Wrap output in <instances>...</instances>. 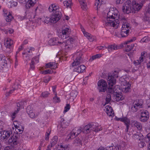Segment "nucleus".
Instances as JSON below:
<instances>
[{"label": "nucleus", "mask_w": 150, "mask_h": 150, "mask_svg": "<svg viewBox=\"0 0 150 150\" xmlns=\"http://www.w3.org/2000/svg\"><path fill=\"white\" fill-rule=\"evenodd\" d=\"M119 16V15L117 9L115 8H110L107 13L105 25L117 28L119 23L118 19Z\"/></svg>", "instance_id": "nucleus-1"}, {"label": "nucleus", "mask_w": 150, "mask_h": 150, "mask_svg": "<svg viewBox=\"0 0 150 150\" xmlns=\"http://www.w3.org/2000/svg\"><path fill=\"white\" fill-rule=\"evenodd\" d=\"M48 10L50 12H53L50 17L51 23H56L60 19L62 16L61 9L57 5L53 4L50 6Z\"/></svg>", "instance_id": "nucleus-2"}, {"label": "nucleus", "mask_w": 150, "mask_h": 150, "mask_svg": "<svg viewBox=\"0 0 150 150\" xmlns=\"http://www.w3.org/2000/svg\"><path fill=\"white\" fill-rule=\"evenodd\" d=\"M118 71L115 70L108 75L107 79L109 87H107L106 91L109 94H112L114 91V85L116 83V78L118 77Z\"/></svg>", "instance_id": "nucleus-3"}, {"label": "nucleus", "mask_w": 150, "mask_h": 150, "mask_svg": "<svg viewBox=\"0 0 150 150\" xmlns=\"http://www.w3.org/2000/svg\"><path fill=\"white\" fill-rule=\"evenodd\" d=\"M99 127L98 124L96 123H91L86 125L84 127L83 129V132L86 134L89 133L92 131L98 132L102 129L101 127L99 128Z\"/></svg>", "instance_id": "nucleus-4"}, {"label": "nucleus", "mask_w": 150, "mask_h": 150, "mask_svg": "<svg viewBox=\"0 0 150 150\" xmlns=\"http://www.w3.org/2000/svg\"><path fill=\"white\" fill-rule=\"evenodd\" d=\"M19 139L18 135L16 134H13V135H11L10 138L7 140L6 141V143L8 144L14 146L19 144Z\"/></svg>", "instance_id": "nucleus-5"}, {"label": "nucleus", "mask_w": 150, "mask_h": 150, "mask_svg": "<svg viewBox=\"0 0 150 150\" xmlns=\"http://www.w3.org/2000/svg\"><path fill=\"white\" fill-rule=\"evenodd\" d=\"M143 104V102L141 100H137L134 101L131 109V111L133 112H137L138 110L142 107Z\"/></svg>", "instance_id": "nucleus-6"}, {"label": "nucleus", "mask_w": 150, "mask_h": 150, "mask_svg": "<svg viewBox=\"0 0 150 150\" xmlns=\"http://www.w3.org/2000/svg\"><path fill=\"white\" fill-rule=\"evenodd\" d=\"M21 4L25 5L27 8L33 6L36 3V0H17Z\"/></svg>", "instance_id": "nucleus-7"}, {"label": "nucleus", "mask_w": 150, "mask_h": 150, "mask_svg": "<svg viewBox=\"0 0 150 150\" xmlns=\"http://www.w3.org/2000/svg\"><path fill=\"white\" fill-rule=\"evenodd\" d=\"M98 89L99 92H105L106 90L107 85L106 82L103 79H100L98 83Z\"/></svg>", "instance_id": "nucleus-8"}, {"label": "nucleus", "mask_w": 150, "mask_h": 150, "mask_svg": "<svg viewBox=\"0 0 150 150\" xmlns=\"http://www.w3.org/2000/svg\"><path fill=\"white\" fill-rule=\"evenodd\" d=\"M125 5L122 7L123 12L127 14L131 13L132 6L131 1L129 0H127L125 2Z\"/></svg>", "instance_id": "nucleus-9"}, {"label": "nucleus", "mask_w": 150, "mask_h": 150, "mask_svg": "<svg viewBox=\"0 0 150 150\" xmlns=\"http://www.w3.org/2000/svg\"><path fill=\"white\" fill-rule=\"evenodd\" d=\"M73 38H69L65 42H61V46L65 49H69L72 46L71 45L73 43Z\"/></svg>", "instance_id": "nucleus-10"}, {"label": "nucleus", "mask_w": 150, "mask_h": 150, "mask_svg": "<svg viewBox=\"0 0 150 150\" xmlns=\"http://www.w3.org/2000/svg\"><path fill=\"white\" fill-rule=\"evenodd\" d=\"M12 131L11 130L0 132V139H7L11 135H12Z\"/></svg>", "instance_id": "nucleus-11"}, {"label": "nucleus", "mask_w": 150, "mask_h": 150, "mask_svg": "<svg viewBox=\"0 0 150 150\" xmlns=\"http://www.w3.org/2000/svg\"><path fill=\"white\" fill-rule=\"evenodd\" d=\"M120 80L121 81L122 83H125L127 86L122 89L123 92L125 93H127L130 92L131 90V84L129 83L128 82H127V81L125 80L124 78L122 77L120 78Z\"/></svg>", "instance_id": "nucleus-12"}, {"label": "nucleus", "mask_w": 150, "mask_h": 150, "mask_svg": "<svg viewBox=\"0 0 150 150\" xmlns=\"http://www.w3.org/2000/svg\"><path fill=\"white\" fill-rule=\"evenodd\" d=\"M141 116L139 117L140 121L143 122L147 121L149 117V113L147 110H145L141 112Z\"/></svg>", "instance_id": "nucleus-13"}, {"label": "nucleus", "mask_w": 150, "mask_h": 150, "mask_svg": "<svg viewBox=\"0 0 150 150\" xmlns=\"http://www.w3.org/2000/svg\"><path fill=\"white\" fill-rule=\"evenodd\" d=\"M139 2L140 3H136V1H133L132 2V8L135 11H138L139 10L144 3V2H142V1H140Z\"/></svg>", "instance_id": "nucleus-14"}, {"label": "nucleus", "mask_w": 150, "mask_h": 150, "mask_svg": "<svg viewBox=\"0 0 150 150\" xmlns=\"http://www.w3.org/2000/svg\"><path fill=\"white\" fill-rule=\"evenodd\" d=\"M82 54H79V56L77 57L75 60H74L72 63V66H77L83 63V59L81 57Z\"/></svg>", "instance_id": "nucleus-15"}, {"label": "nucleus", "mask_w": 150, "mask_h": 150, "mask_svg": "<svg viewBox=\"0 0 150 150\" xmlns=\"http://www.w3.org/2000/svg\"><path fill=\"white\" fill-rule=\"evenodd\" d=\"M61 120L60 122V129L61 128V130H63L69 124V123L68 121L65 120L64 118L61 117Z\"/></svg>", "instance_id": "nucleus-16"}, {"label": "nucleus", "mask_w": 150, "mask_h": 150, "mask_svg": "<svg viewBox=\"0 0 150 150\" xmlns=\"http://www.w3.org/2000/svg\"><path fill=\"white\" fill-rule=\"evenodd\" d=\"M104 110L105 111L107 115L109 116H114V113L111 106L109 105H107L105 107Z\"/></svg>", "instance_id": "nucleus-17"}, {"label": "nucleus", "mask_w": 150, "mask_h": 150, "mask_svg": "<svg viewBox=\"0 0 150 150\" xmlns=\"http://www.w3.org/2000/svg\"><path fill=\"white\" fill-rule=\"evenodd\" d=\"M58 38H51L49 41L48 43L49 45L51 46H53L56 45H58V43L60 44L61 45V42L58 41Z\"/></svg>", "instance_id": "nucleus-18"}, {"label": "nucleus", "mask_w": 150, "mask_h": 150, "mask_svg": "<svg viewBox=\"0 0 150 150\" xmlns=\"http://www.w3.org/2000/svg\"><path fill=\"white\" fill-rule=\"evenodd\" d=\"M122 24L121 30H123V29H125L124 30H125L127 29L129 30L130 28V25L127 22L125 18H122Z\"/></svg>", "instance_id": "nucleus-19"}, {"label": "nucleus", "mask_w": 150, "mask_h": 150, "mask_svg": "<svg viewBox=\"0 0 150 150\" xmlns=\"http://www.w3.org/2000/svg\"><path fill=\"white\" fill-rule=\"evenodd\" d=\"M120 121L124 122L125 125H126V129H125V131L127 132L129 129L130 125V120L127 118L124 117L123 118H120Z\"/></svg>", "instance_id": "nucleus-20"}, {"label": "nucleus", "mask_w": 150, "mask_h": 150, "mask_svg": "<svg viewBox=\"0 0 150 150\" xmlns=\"http://www.w3.org/2000/svg\"><path fill=\"white\" fill-rule=\"evenodd\" d=\"M68 30L69 29L66 28L62 30L60 35L61 38L64 39H66V38L69 37L68 34Z\"/></svg>", "instance_id": "nucleus-21"}, {"label": "nucleus", "mask_w": 150, "mask_h": 150, "mask_svg": "<svg viewBox=\"0 0 150 150\" xmlns=\"http://www.w3.org/2000/svg\"><path fill=\"white\" fill-rule=\"evenodd\" d=\"M15 127L16 128V131L17 133L15 134H20L22 133L24 130V127H23L21 125L19 126H17V125H15Z\"/></svg>", "instance_id": "nucleus-22"}, {"label": "nucleus", "mask_w": 150, "mask_h": 150, "mask_svg": "<svg viewBox=\"0 0 150 150\" xmlns=\"http://www.w3.org/2000/svg\"><path fill=\"white\" fill-rule=\"evenodd\" d=\"M120 46L112 45H108V47H105L106 48L108 49V50L109 53L113 50L118 49L120 48Z\"/></svg>", "instance_id": "nucleus-23"}, {"label": "nucleus", "mask_w": 150, "mask_h": 150, "mask_svg": "<svg viewBox=\"0 0 150 150\" xmlns=\"http://www.w3.org/2000/svg\"><path fill=\"white\" fill-rule=\"evenodd\" d=\"M38 62V57H35L33 58L30 64V68L33 69L34 68V64L35 63H37Z\"/></svg>", "instance_id": "nucleus-24"}, {"label": "nucleus", "mask_w": 150, "mask_h": 150, "mask_svg": "<svg viewBox=\"0 0 150 150\" xmlns=\"http://www.w3.org/2000/svg\"><path fill=\"white\" fill-rule=\"evenodd\" d=\"M131 122L132 125L136 127L138 129L141 130L142 129V126L140 123L135 120L132 121Z\"/></svg>", "instance_id": "nucleus-25"}, {"label": "nucleus", "mask_w": 150, "mask_h": 150, "mask_svg": "<svg viewBox=\"0 0 150 150\" xmlns=\"http://www.w3.org/2000/svg\"><path fill=\"white\" fill-rule=\"evenodd\" d=\"M132 138L135 140H141L143 137V136L141 134H134L132 136Z\"/></svg>", "instance_id": "nucleus-26"}, {"label": "nucleus", "mask_w": 150, "mask_h": 150, "mask_svg": "<svg viewBox=\"0 0 150 150\" xmlns=\"http://www.w3.org/2000/svg\"><path fill=\"white\" fill-rule=\"evenodd\" d=\"M13 44V41L10 38L7 39L6 42L5 43V45L6 47L8 48H10V47Z\"/></svg>", "instance_id": "nucleus-27"}, {"label": "nucleus", "mask_w": 150, "mask_h": 150, "mask_svg": "<svg viewBox=\"0 0 150 150\" xmlns=\"http://www.w3.org/2000/svg\"><path fill=\"white\" fill-rule=\"evenodd\" d=\"M125 29L121 30V35L122 37H125L127 36L129 34V30L127 29L125 30Z\"/></svg>", "instance_id": "nucleus-28"}, {"label": "nucleus", "mask_w": 150, "mask_h": 150, "mask_svg": "<svg viewBox=\"0 0 150 150\" xmlns=\"http://www.w3.org/2000/svg\"><path fill=\"white\" fill-rule=\"evenodd\" d=\"M81 8L84 10H86L87 9V4L85 0H82L79 2Z\"/></svg>", "instance_id": "nucleus-29"}, {"label": "nucleus", "mask_w": 150, "mask_h": 150, "mask_svg": "<svg viewBox=\"0 0 150 150\" xmlns=\"http://www.w3.org/2000/svg\"><path fill=\"white\" fill-rule=\"evenodd\" d=\"M74 131L73 130L72 131L67 135V138L68 139H71L76 136L75 132H74Z\"/></svg>", "instance_id": "nucleus-30"}, {"label": "nucleus", "mask_w": 150, "mask_h": 150, "mask_svg": "<svg viewBox=\"0 0 150 150\" xmlns=\"http://www.w3.org/2000/svg\"><path fill=\"white\" fill-rule=\"evenodd\" d=\"M58 141V137L57 136H54L52 139V141L50 143V147L54 146L57 142Z\"/></svg>", "instance_id": "nucleus-31"}, {"label": "nucleus", "mask_w": 150, "mask_h": 150, "mask_svg": "<svg viewBox=\"0 0 150 150\" xmlns=\"http://www.w3.org/2000/svg\"><path fill=\"white\" fill-rule=\"evenodd\" d=\"M63 4L64 6H66L67 8L69 7V8H71V6L72 4V0L65 1L63 2Z\"/></svg>", "instance_id": "nucleus-32"}, {"label": "nucleus", "mask_w": 150, "mask_h": 150, "mask_svg": "<svg viewBox=\"0 0 150 150\" xmlns=\"http://www.w3.org/2000/svg\"><path fill=\"white\" fill-rule=\"evenodd\" d=\"M59 146L61 148V150H69L70 148L69 146L66 145L60 144Z\"/></svg>", "instance_id": "nucleus-33"}, {"label": "nucleus", "mask_w": 150, "mask_h": 150, "mask_svg": "<svg viewBox=\"0 0 150 150\" xmlns=\"http://www.w3.org/2000/svg\"><path fill=\"white\" fill-rule=\"evenodd\" d=\"M73 143L76 145L81 144V139L79 138H76L74 141Z\"/></svg>", "instance_id": "nucleus-34"}, {"label": "nucleus", "mask_w": 150, "mask_h": 150, "mask_svg": "<svg viewBox=\"0 0 150 150\" xmlns=\"http://www.w3.org/2000/svg\"><path fill=\"white\" fill-rule=\"evenodd\" d=\"M84 35L86 37H88V39L90 40V41L92 42L93 41V40L92 39V38L91 37V35L88 33L86 32H84L83 33Z\"/></svg>", "instance_id": "nucleus-35"}, {"label": "nucleus", "mask_w": 150, "mask_h": 150, "mask_svg": "<svg viewBox=\"0 0 150 150\" xmlns=\"http://www.w3.org/2000/svg\"><path fill=\"white\" fill-rule=\"evenodd\" d=\"M114 97L115 98L116 100L117 101L122 100L123 99L122 96L119 94L115 95Z\"/></svg>", "instance_id": "nucleus-36"}, {"label": "nucleus", "mask_w": 150, "mask_h": 150, "mask_svg": "<svg viewBox=\"0 0 150 150\" xmlns=\"http://www.w3.org/2000/svg\"><path fill=\"white\" fill-rule=\"evenodd\" d=\"M134 46V44H132L131 45H127L126 47L125 51L127 52H129L132 49Z\"/></svg>", "instance_id": "nucleus-37"}, {"label": "nucleus", "mask_w": 150, "mask_h": 150, "mask_svg": "<svg viewBox=\"0 0 150 150\" xmlns=\"http://www.w3.org/2000/svg\"><path fill=\"white\" fill-rule=\"evenodd\" d=\"M56 66L55 63L54 62H49L46 64L47 68H50L51 67H55Z\"/></svg>", "instance_id": "nucleus-38"}, {"label": "nucleus", "mask_w": 150, "mask_h": 150, "mask_svg": "<svg viewBox=\"0 0 150 150\" xmlns=\"http://www.w3.org/2000/svg\"><path fill=\"white\" fill-rule=\"evenodd\" d=\"M101 55L100 54H98L96 55L93 56L91 57V58L89 60L92 61L93 60L95 59L96 58L101 57Z\"/></svg>", "instance_id": "nucleus-39"}, {"label": "nucleus", "mask_w": 150, "mask_h": 150, "mask_svg": "<svg viewBox=\"0 0 150 150\" xmlns=\"http://www.w3.org/2000/svg\"><path fill=\"white\" fill-rule=\"evenodd\" d=\"M6 16L7 17L6 18V21L7 22H10L13 18V17L10 13Z\"/></svg>", "instance_id": "nucleus-40"}, {"label": "nucleus", "mask_w": 150, "mask_h": 150, "mask_svg": "<svg viewBox=\"0 0 150 150\" xmlns=\"http://www.w3.org/2000/svg\"><path fill=\"white\" fill-rule=\"evenodd\" d=\"M53 99L54 100V102L55 103L59 102L60 101L59 98L57 97V93L55 94V96L53 97Z\"/></svg>", "instance_id": "nucleus-41"}, {"label": "nucleus", "mask_w": 150, "mask_h": 150, "mask_svg": "<svg viewBox=\"0 0 150 150\" xmlns=\"http://www.w3.org/2000/svg\"><path fill=\"white\" fill-rule=\"evenodd\" d=\"M26 112L28 114H30V113H31L33 111V108L30 106H28L26 108Z\"/></svg>", "instance_id": "nucleus-42"}, {"label": "nucleus", "mask_w": 150, "mask_h": 150, "mask_svg": "<svg viewBox=\"0 0 150 150\" xmlns=\"http://www.w3.org/2000/svg\"><path fill=\"white\" fill-rule=\"evenodd\" d=\"M75 132L76 136H77L81 132V130L80 128H75L73 129Z\"/></svg>", "instance_id": "nucleus-43"}, {"label": "nucleus", "mask_w": 150, "mask_h": 150, "mask_svg": "<svg viewBox=\"0 0 150 150\" xmlns=\"http://www.w3.org/2000/svg\"><path fill=\"white\" fill-rule=\"evenodd\" d=\"M140 142L139 143L138 146L140 148H143L145 146L146 144L145 142L143 141V140L141 139Z\"/></svg>", "instance_id": "nucleus-44"}, {"label": "nucleus", "mask_w": 150, "mask_h": 150, "mask_svg": "<svg viewBox=\"0 0 150 150\" xmlns=\"http://www.w3.org/2000/svg\"><path fill=\"white\" fill-rule=\"evenodd\" d=\"M26 103V102L25 101H23L17 103V109L19 108V110H20V107L21 106L23 105H25V104Z\"/></svg>", "instance_id": "nucleus-45"}, {"label": "nucleus", "mask_w": 150, "mask_h": 150, "mask_svg": "<svg viewBox=\"0 0 150 150\" xmlns=\"http://www.w3.org/2000/svg\"><path fill=\"white\" fill-rule=\"evenodd\" d=\"M111 100V96L110 94H108L106 98V103H108Z\"/></svg>", "instance_id": "nucleus-46"}, {"label": "nucleus", "mask_w": 150, "mask_h": 150, "mask_svg": "<svg viewBox=\"0 0 150 150\" xmlns=\"http://www.w3.org/2000/svg\"><path fill=\"white\" fill-rule=\"evenodd\" d=\"M43 21L45 23L48 24L49 23H51V19L50 17H46L45 18V19H44Z\"/></svg>", "instance_id": "nucleus-47"}, {"label": "nucleus", "mask_w": 150, "mask_h": 150, "mask_svg": "<svg viewBox=\"0 0 150 150\" xmlns=\"http://www.w3.org/2000/svg\"><path fill=\"white\" fill-rule=\"evenodd\" d=\"M19 111V108L17 109V110H15L13 113H12V115H11V116L12 117V118L13 119V120L15 117L16 115L18 113V112Z\"/></svg>", "instance_id": "nucleus-48"}, {"label": "nucleus", "mask_w": 150, "mask_h": 150, "mask_svg": "<svg viewBox=\"0 0 150 150\" xmlns=\"http://www.w3.org/2000/svg\"><path fill=\"white\" fill-rule=\"evenodd\" d=\"M73 71H74L77 72L79 73L82 72V70H81V68H80V66L74 68Z\"/></svg>", "instance_id": "nucleus-49"}, {"label": "nucleus", "mask_w": 150, "mask_h": 150, "mask_svg": "<svg viewBox=\"0 0 150 150\" xmlns=\"http://www.w3.org/2000/svg\"><path fill=\"white\" fill-rule=\"evenodd\" d=\"M10 3L11 4L10 7L12 8L16 6L18 4V3L16 1H13L12 2L10 1Z\"/></svg>", "instance_id": "nucleus-50"}, {"label": "nucleus", "mask_w": 150, "mask_h": 150, "mask_svg": "<svg viewBox=\"0 0 150 150\" xmlns=\"http://www.w3.org/2000/svg\"><path fill=\"white\" fill-rule=\"evenodd\" d=\"M70 95L71 96L76 97L77 95V92L75 91H73L71 93Z\"/></svg>", "instance_id": "nucleus-51"}, {"label": "nucleus", "mask_w": 150, "mask_h": 150, "mask_svg": "<svg viewBox=\"0 0 150 150\" xmlns=\"http://www.w3.org/2000/svg\"><path fill=\"white\" fill-rule=\"evenodd\" d=\"M70 106L69 104H67L66 106L65 107V110L64 111V112H65L68 111L70 109Z\"/></svg>", "instance_id": "nucleus-52"}, {"label": "nucleus", "mask_w": 150, "mask_h": 150, "mask_svg": "<svg viewBox=\"0 0 150 150\" xmlns=\"http://www.w3.org/2000/svg\"><path fill=\"white\" fill-rule=\"evenodd\" d=\"M49 93L47 91L45 92H42V94L41 96L44 98H46L48 97Z\"/></svg>", "instance_id": "nucleus-53"}, {"label": "nucleus", "mask_w": 150, "mask_h": 150, "mask_svg": "<svg viewBox=\"0 0 150 150\" xmlns=\"http://www.w3.org/2000/svg\"><path fill=\"white\" fill-rule=\"evenodd\" d=\"M52 71L51 70L48 69L43 71L42 74H48L52 73Z\"/></svg>", "instance_id": "nucleus-54"}, {"label": "nucleus", "mask_w": 150, "mask_h": 150, "mask_svg": "<svg viewBox=\"0 0 150 150\" xmlns=\"http://www.w3.org/2000/svg\"><path fill=\"white\" fill-rule=\"evenodd\" d=\"M116 150H124L123 147L122 146L120 145H118L115 147Z\"/></svg>", "instance_id": "nucleus-55"}, {"label": "nucleus", "mask_w": 150, "mask_h": 150, "mask_svg": "<svg viewBox=\"0 0 150 150\" xmlns=\"http://www.w3.org/2000/svg\"><path fill=\"white\" fill-rule=\"evenodd\" d=\"M145 140L146 142H148L150 141V133H149L146 136Z\"/></svg>", "instance_id": "nucleus-56"}, {"label": "nucleus", "mask_w": 150, "mask_h": 150, "mask_svg": "<svg viewBox=\"0 0 150 150\" xmlns=\"http://www.w3.org/2000/svg\"><path fill=\"white\" fill-rule=\"evenodd\" d=\"M125 0H116V3L117 4H119L123 3Z\"/></svg>", "instance_id": "nucleus-57"}, {"label": "nucleus", "mask_w": 150, "mask_h": 150, "mask_svg": "<svg viewBox=\"0 0 150 150\" xmlns=\"http://www.w3.org/2000/svg\"><path fill=\"white\" fill-rule=\"evenodd\" d=\"M16 89V88H14V89H13V90H11L9 92H6V94H5L6 96H9L10 95V94L11 93L13 92V91H14V90H15Z\"/></svg>", "instance_id": "nucleus-58"}, {"label": "nucleus", "mask_w": 150, "mask_h": 150, "mask_svg": "<svg viewBox=\"0 0 150 150\" xmlns=\"http://www.w3.org/2000/svg\"><path fill=\"white\" fill-rule=\"evenodd\" d=\"M5 57L4 56L1 54H0V61L3 62L5 61Z\"/></svg>", "instance_id": "nucleus-59"}, {"label": "nucleus", "mask_w": 150, "mask_h": 150, "mask_svg": "<svg viewBox=\"0 0 150 150\" xmlns=\"http://www.w3.org/2000/svg\"><path fill=\"white\" fill-rule=\"evenodd\" d=\"M133 63L135 65H137L140 64L141 62L139 61V60H137L136 61H134Z\"/></svg>", "instance_id": "nucleus-60"}, {"label": "nucleus", "mask_w": 150, "mask_h": 150, "mask_svg": "<svg viewBox=\"0 0 150 150\" xmlns=\"http://www.w3.org/2000/svg\"><path fill=\"white\" fill-rule=\"evenodd\" d=\"M30 117L32 118H34L35 117V115L34 113L33 112L30 113V114H28Z\"/></svg>", "instance_id": "nucleus-61"}, {"label": "nucleus", "mask_w": 150, "mask_h": 150, "mask_svg": "<svg viewBox=\"0 0 150 150\" xmlns=\"http://www.w3.org/2000/svg\"><path fill=\"white\" fill-rule=\"evenodd\" d=\"M50 134V132L49 133H48L47 132H46V134L45 135V139L46 140H48L49 139V137Z\"/></svg>", "instance_id": "nucleus-62"}, {"label": "nucleus", "mask_w": 150, "mask_h": 150, "mask_svg": "<svg viewBox=\"0 0 150 150\" xmlns=\"http://www.w3.org/2000/svg\"><path fill=\"white\" fill-rule=\"evenodd\" d=\"M81 70H82V72L84 71L86 68V67L84 65H81L80 66Z\"/></svg>", "instance_id": "nucleus-63"}, {"label": "nucleus", "mask_w": 150, "mask_h": 150, "mask_svg": "<svg viewBox=\"0 0 150 150\" xmlns=\"http://www.w3.org/2000/svg\"><path fill=\"white\" fill-rule=\"evenodd\" d=\"M147 38L146 37L142 38L141 41L143 42H146L148 41V40L147 39Z\"/></svg>", "instance_id": "nucleus-64"}]
</instances>
